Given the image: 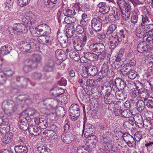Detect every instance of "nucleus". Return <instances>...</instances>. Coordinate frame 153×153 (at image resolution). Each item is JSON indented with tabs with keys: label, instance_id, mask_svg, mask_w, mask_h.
Wrapping results in <instances>:
<instances>
[{
	"label": "nucleus",
	"instance_id": "f257e3e1",
	"mask_svg": "<svg viewBox=\"0 0 153 153\" xmlns=\"http://www.w3.org/2000/svg\"><path fill=\"white\" fill-rule=\"evenodd\" d=\"M116 28V26L113 24L110 25L107 29V31L106 34L107 35H109L111 34V36H110L109 39V41L108 42V47L111 49H114L117 45L119 42L121 40V39L117 35H114L113 32L114 31Z\"/></svg>",
	"mask_w": 153,
	"mask_h": 153
},
{
	"label": "nucleus",
	"instance_id": "f03ea898",
	"mask_svg": "<svg viewBox=\"0 0 153 153\" xmlns=\"http://www.w3.org/2000/svg\"><path fill=\"white\" fill-rule=\"evenodd\" d=\"M2 108L5 113L8 115L13 114L17 108L13 101L11 100H4L2 104Z\"/></svg>",
	"mask_w": 153,
	"mask_h": 153
},
{
	"label": "nucleus",
	"instance_id": "7ed1b4c3",
	"mask_svg": "<svg viewBox=\"0 0 153 153\" xmlns=\"http://www.w3.org/2000/svg\"><path fill=\"white\" fill-rule=\"evenodd\" d=\"M69 112L72 120H77L80 114L79 107L77 104H72L69 108Z\"/></svg>",
	"mask_w": 153,
	"mask_h": 153
},
{
	"label": "nucleus",
	"instance_id": "20e7f679",
	"mask_svg": "<svg viewBox=\"0 0 153 153\" xmlns=\"http://www.w3.org/2000/svg\"><path fill=\"white\" fill-rule=\"evenodd\" d=\"M117 80H116L115 81H113L111 80L108 82H106L107 84H108L109 86H107L106 87V96L107 97V99H108L110 100V99H112L114 98L113 95L110 93L111 90V88H115L117 86Z\"/></svg>",
	"mask_w": 153,
	"mask_h": 153
},
{
	"label": "nucleus",
	"instance_id": "39448f33",
	"mask_svg": "<svg viewBox=\"0 0 153 153\" xmlns=\"http://www.w3.org/2000/svg\"><path fill=\"white\" fill-rule=\"evenodd\" d=\"M153 49V45L151 44H147L145 41L141 42L139 43L137 46V49L138 52L142 53L143 51L149 52Z\"/></svg>",
	"mask_w": 153,
	"mask_h": 153
},
{
	"label": "nucleus",
	"instance_id": "423d86ee",
	"mask_svg": "<svg viewBox=\"0 0 153 153\" xmlns=\"http://www.w3.org/2000/svg\"><path fill=\"white\" fill-rule=\"evenodd\" d=\"M95 129L93 125L90 124H87L86 125H83V131L85 132L84 136L87 137L88 136L93 134L95 132Z\"/></svg>",
	"mask_w": 153,
	"mask_h": 153
},
{
	"label": "nucleus",
	"instance_id": "0eeeda50",
	"mask_svg": "<svg viewBox=\"0 0 153 153\" xmlns=\"http://www.w3.org/2000/svg\"><path fill=\"white\" fill-rule=\"evenodd\" d=\"M73 40V46L75 49L77 51H81L82 50L84 45H82L81 39H79V36H75Z\"/></svg>",
	"mask_w": 153,
	"mask_h": 153
},
{
	"label": "nucleus",
	"instance_id": "6e6552de",
	"mask_svg": "<svg viewBox=\"0 0 153 153\" xmlns=\"http://www.w3.org/2000/svg\"><path fill=\"white\" fill-rule=\"evenodd\" d=\"M91 26L93 29L96 32L99 31L102 29L101 22L96 18H93L91 20Z\"/></svg>",
	"mask_w": 153,
	"mask_h": 153
},
{
	"label": "nucleus",
	"instance_id": "1a4fd4ad",
	"mask_svg": "<svg viewBox=\"0 0 153 153\" xmlns=\"http://www.w3.org/2000/svg\"><path fill=\"white\" fill-rule=\"evenodd\" d=\"M75 137L71 133L64 134L61 136V139L63 142L66 144L71 143Z\"/></svg>",
	"mask_w": 153,
	"mask_h": 153
},
{
	"label": "nucleus",
	"instance_id": "9d476101",
	"mask_svg": "<svg viewBox=\"0 0 153 153\" xmlns=\"http://www.w3.org/2000/svg\"><path fill=\"white\" fill-rule=\"evenodd\" d=\"M34 121L35 123L38 125L42 129H45L48 126V124L47 120L45 119L40 118L39 119H35Z\"/></svg>",
	"mask_w": 153,
	"mask_h": 153
},
{
	"label": "nucleus",
	"instance_id": "9b49d317",
	"mask_svg": "<svg viewBox=\"0 0 153 153\" xmlns=\"http://www.w3.org/2000/svg\"><path fill=\"white\" fill-rule=\"evenodd\" d=\"M28 131L30 134L34 135H38L41 132V130L38 127L32 125L28 126Z\"/></svg>",
	"mask_w": 153,
	"mask_h": 153
},
{
	"label": "nucleus",
	"instance_id": "f8f14e48",
	"mask_svg": "<svg viewBox=\"0 0 153 153\" xmlns=\"http://www.w3.org/2000/svg\"><path fill=\"white\" fill-rule=\"evenodd\" d=\"M99 8V11L101 13L100 16V20L102 21L105 20V3L101 2L98 4Z\"/></svg>",
	"mask_w": 153,
	"mask_h": 153
},
{
	"label": "nucleus",
	"instance_id": "ddd939ff",
	"mask_svg": "<svg viewBox=\"0 0 153 153\" xmlns=\"http://www.w3.org/2000/svg\"><path fill=\"white\" fill-rule=\"evenodd\" d=\"M56 57L62 61L65 60L67 58L66 54L62 49H58L55 52Z\"/></svg>",
	"mask_w": 153,
	"mask_h": 153
},
{
	"label": "nucleus",
	"instance_id": "4468645a",
	"mask_svg": "<svg viewBox=\"0 0 153 153\" xmlns=\"http://www.w3.org/2000/svg\"><path fill=\"white\" fill-rule=\"evenodd\" d=\"M54 68V64L53 60H49L47 64L43 68V71L45 72H52Z\"/></svg>",
	"mask_w": 153,
	"mask_h": 153
},
{
	"label": "nucleus",
	"instance_id": "2eb2a0df",
	"mask_svg": "<svg viewBox=\"0 0 153 153\" xmlns=\"http://www.w3.org/2000/svg\"><path fill=\"white\" fill-rule=\"evenodd\" d=\"M64 92V91L63 89L57 87L54 88L50 90L51 94L54 97H59Z\"/></svg>",
	"mask_w": 153,
	"mask_h": 153
},
{
	"label": "nucleus",
	"instance_id": "dca6fc26",
	"mask_svg": "<svg viewBox=\"0 0 153 153\" xmlns=\"http://www.w3.org/2000/svg\"><path fill=\"white\" fill-rule=\"evenodd\" d=\"M43 134L44 135H45L48 138L53 140L56 139L58 137L56 132L53 131L45 130L43 132Z\"/></svg>",
	"mask_w": 153,
	"mask_h": 153
},
{
	"label": "nucleus",
	"instance_id": "f3484780",
	"mask_svg": "<svg viewBox=\"0 0 153 153\" xmlns=\"http://www.w3.org/2000/svg\"><path fill=\"white\" fill-rule=\"evenodd\" d=\"M32 61L30 59L26 60L25 62V65L23 67V69L24 71L27 73L30 71L33 68L35 67L33 66Z\"/></svg>",
	"mask_w": 153,
	"mask_h": 153
},
{
	"label": "nucleus",
	"instance_id": "a211bd4d",
	"mask_svg": "<svg viewBox=\"0 0 153 153\" xmlns=\"http://www.w3.org/2000/svg\"><path fill=\"white\" fill-rule=\"evenodd\" d=\"M14 150L16 153H27L28 151L27 147L25 146L22 144L15 146Z\"/></svg>",
	"mask_w": 153,
	"mask_h": 153
},
{
	"label": "nucleus",
	"instance_id": "6ab92c4d",
	"mask_svg": "<svg viewBox=\"0 0 153 153\" xmlns=\"http://www.w3.org/2000/svg\"><path fill=\"white\" fill-rule=\"evenodd\" d=\"M84 58L86 59L91 61H95L98 58L97 56L93 53L83 52Z\"/></svg>",
	"mask_w": 153,
	"mask_h": 153
},
{
	"label": "nucleus",
	"instance_id": "aec40b11",
	"mask_svg": "<svg viewBox=\"0 0 153 153\" xmlns=\"http://www.w3.org/2000/svg\"><path fill=\"white\" fill-rule=\"evenodd\" d=\"M34 39H31L30 40V42L28 43L26 42H24L21 45L23 47L25 51H27L30 49L31 46H34L35 45L33 41Z\"/></svg>",
	"mask_w": 153,
	"mask_h": 153
},
{
	"label": "nucleus",
	"instance_id": "412c9836",
	"mask_svg": "<svg viewBox=\"0 0 153 153\" xmlns=\"http://www.w3.org/2000/svg\"><path fill=\"white\" fill-rule=\"evenodd\" d=\"M41 56L38 55H34L32 57V64L33 66L36 67L37 66L39 63H40L41 60Z\"/></svg>",
	"mask_w": 153,
	"mask_h": 153
},
{
	"label": "nucleus",
	"instance_id": "4be33fe9",
	"mask_svg": "<svg viewBox=\"0 0 153 153\" xmlns=\"http://www.w3.org/2000/svg\"><path fill=\"white\" fill-rule=\"evenodd\" d=\"M86 67L87 68L86 70L89 71L90 76H94L96 75L98 72V70L96 66L90 65Z\"/></svg>",
	"mask_w": 153,
	"mask_h": 153
},
{
	"label": "nucleus",
	"instance_id": "5701e85b",
	"mask_svg": "<svg viewBox=\"0 0 153 153\" xmlns=\"http://www.w3.org/2000/svg\"><path fill=\"white\" fill-rule=\"evenodd\" d=\"M98 75L100 77H98L97 79L94 80L96 85L98 84L99 82L101 81L102 79H103L105 76V68L104 67H102V68L101 71L98 73Z\"/></svg>",
	"mask_w": 153,
	"mask_h": 153
},
{
	"label": "nucleus",
	"instance_id": "b1692460",
	"mask_svg": "<svg viewBox=\"0 0 153 153\" xmlns=\"http://www.w3.org/2000/svg\"><path fill=\"white\" fill-rule=\"evenodd\" d=\"M74 30V26H71L68 27L66 29L65 36L68 40H69L73 36Z\"/></svg>",
	"mask_w": 153,
	"mask_h": 153
},
{
	"label": "nucleus",
	"instance_id": "393cba45",
	"mask_svg": "<svg viewBox=\"0 0 153 153\" xmlns=\"http://www.w3.org/2000/svg\"><path fill=\"white\" fill-rule=\"evenodd\" d=\"M22 24L17 23L13 25L12 30H13V33L15 34H19L22 32Z\"/></svg>",
	"mask_w": 153,
	"mask_h": 153
},
{
	"label": "nucleus",
	"instance_id": "a878e982",
	"mask_svg": "<svg viewBox=\"0 0 153 153\" xmlns=\"http://www.w3.org/2000/svg\"><path fill=\"white\" fill-rule=\"evenodd\" d=\"M27 122V121L24 118L20 120L19 123V128L23 131H25L28 129Z\"/></svg>",
	"mask_w": 153,
	"mask_h": 153
},
{
	"label": "nucleus",
	"instance_id": "bb28decb",
	"mask_svg": "<svg viewBox=\"0 0 153 153\" xmlns=\"http://www.w3.org/2000/svg\"><path fill=\"white\" fill-rule=\"evenodd\" d=\"M32 17L28 16H24L22 19V22L26 26L28 27H30L32 25L31 19Z\"/></svg>",
	"mask_w": 153,
	"mask_h": 153
},
{
	"label": "nucleus",
	"instance_id": "cd10ccee",
	"mask_svg": "<svg viewBox=\"0 0 153 153\" xmlns=\"http://www.w3.org/2000/svg\"><path fill=\"white\" fill-rule=\"evenodd\" d=\"M107 97H106V107H108V109L110 111H112L114 109V108L115 105L114 102L112 100L110 99V100L108 99Z\"/></svg>",
	"mask_w": 153,
	"mask_h": 153
},
{
	"label": "nucleus",
	"instance_id": "c85d7f7f",
	"mask_svg": "<svg viewBox=\"0 0 153 153\" xmlns=\"http://www.w3.org/2000/svg\"><path fill=\"white\" fill-rule=\"evenodd\" d=\"M37 151L39 153H50V150L47 146L43 145H40L37 148Z\"/></svg>",
	"mask_w": 153,
	"mask_h": 153
},
{
	"label": "nucleus",
	"instance_id": "c756f323",
	"mask_svg": "<svg viewBox=\"0 0 153 153\" xmlns=\"http://www.w3.org/2000/svg\"><path fill=\"white\" fill-rule=\"evenodd\" d=\"M11 50L10 46L8 45H6L2 46L0 50L1 53L3 55H5L9 53Z\"/></svg>",
	"mask_w": 153,
	"mask_h": 153
},
{
	"label": "nucleus",
	"instance_id": "7c9ffc66",
	"mask_svg": "<svg viewBox=\"0 0 153 153\" xmlns=\"http://www.w3.org/2000/svg\"><path fill=\"white\" fill-rule=\"evenodd\" d=\"M69 55L70 58L75 61H78L80 59L79 53L77 51H71Z\"/></svg>",
	"mask_w": 153,
	"mask_h": 153
},
{
	"label": "nucleus",
	"instance_id": "2f4dec72",
	"mask_svg": "<svg viewBox=\"0 0 153 153\" xmlns=\"http://www.w3.org/2000/svg\"><path fill=\"white\" fill-rule=\"evenodd\" d=\"M13 135L12 133L10 132L7 133L3 138V142L7 144L12 140Z\"/></svg>",
	"mask_w": 153,
	"mask_h": 153
},
{
	"label": "nucleus",
	"instance_id": "473e14b6",
	"mask_svg": "<svg viewBox=\"0 0 153 153\" xmlns=\"http://www.w3.org/2000/svg\"><path fill=\"white\" fill-rule=\"evenodd\" d=\"M13 3L12 0H6V2L3 4L7 11L11 10Z\"/></svg>",
	"mask_w": 153,
	"mask_h": 153
},
{
	"label": "nucleus",
	"instance_id": "72a5a7b5",
	"mask_svg": "<svg viewBox=\"0 0 153 153\" xmlns=\"http://www.w3.org/2000/svg\"><path fill=\"white\" fill-rule=\"evenodd\" d=\"M57 3V0H45L44 4L48 7H52Z\"/></svg>",
	"mask_w": 153,
	"mask_h": 153
},
{
	"label": "nucleus",
	"instance_id": "f704fd0d",
	"mask_svg": "<svg viewBox=\"0 0 153 153\" xmlns=\"http://www.w3.org/2000/svg\"><path fill=\"white\" fill-rule=\"evenodd\" d=\"M142 19L141 25H144L150 23V19L149 16L146 15H142Z\"/></svg>",
	"mask_w": 153,
	"mask_h": 153
},
{
	"label": "nucleus",
	"instance_id": "c9c22d12",
	"mask_svg": "<svg viewBox=\"0 0 153 153\" xmlns=\"http://www.w3.org/2000/svg\"><path fill=\"white\" fill-rule=\"evenodd\" d=\"M146 33L143 37L144 39L147 42H150V44H152L153 42V35L149 31Z\"/></svg>",
	"mask_w": 153,
	"mask_h": 153
},
{
	"label": "nucleus",
	"instance_id": "e433bc0d",
	"mask_svg": "<svg viewBox=\"0 0 153 153\" xmlns=\"http://www.w3.org/2000/svg\"><path fill=\"white\" fill-rule=\"evenodd\" d=\"M64 14L65 16H74L75 15L76 12L74 9H71L66 8L63 11Z\"/></svg>",
	"mask_w": 153,
	"mask_h": 153
},
{
	"label": "nucleus",
	"instance_id": "4c0bfd02",
	"mask_svg": "<svg viewBox=\"0 0 153 153\" xmlns=\"http://www.w3.org/2000/svg\"><path fill=\"white\" fill-rule=\"evenodd\" d=\"M145 105V102H144L143 101L141 100L138 101L136 107L137 111L140 112L142 111L144 109Z\"/></svg>",
	"mask_w": 153,
	"mask_h": 153
},
{
	"label": "nucleus",
	"instance_id": "58836bf2",
	"mask_svg": "<svg viewBox=\"0 0 153 153\" xmlns=\"http://www.w3.org/2000/svg\"><path fill=\"white\" fill-rule=\"evenodd\" d=\"M135 62L134 60H131L128 63L122 64L121 65V67L123 69L127 70L131 66L135 65Z\"/></svg>",
	"mask_w": 153,
	"mask_h": 153
},
{
	"label": "nucleus",
	"instance_id": "ea45409f",
	"mask_svg": "<svg viewBox=\"0 0 153 153\" xmlns=\"http://www.w3.org/2000/svg\"><path fill=\"white\" fill-rule=\"evenodd\" d=\"M56 112L57 115L61 117H64L65 115L64 109L62 106H59L56 109Z\"/></svg>",
	"mask_w": 153,
	"mask_h": 153
},
{
	"label": "nucleus",
	"instance_id": "a19ab883",
	"mask_svg": "<svg viewBox=\"0 0 153 153\" xmlns=\"http://www.w3.org/2000/svg\"><path fill=\"white\" fill-rule=\"evenodd\" d=\"M24 139L22 134H19L16 137L15 140V143L16 144L21 145L23 142Z\"/></svg>",
	"mask_w": 153,
	"mask_h": 153
},
{
	"label": "nucleus",
	"instance_id": "79ce46f5",
	"mask_svg": "<svg viewBox=\"0 0 153 153\" xmlns=\"http://www.w3.org/2000/svg\"><path fill=\"white\" fill-rule=\"evenodd\" d=\"M142 28L143 30L146 33H148L152 29H153V24L150 23L145 24L144 25H142Z\"/></svg>",
	"mask_w": 153,
	"mask_h": 153
},
{
	"label": "nucleus",
	"instance_id": "37998d69",
	"mask_svg": "<svg viewBox=\"0 0 153 153\" xmlns=\"http://www.w3.org/2000/svg\"><path fill=\"white\" fill-rule=\"evenodd\" d=\"M146 33L143 30V29L142 28L141 29L139 27H137L136 30V33L137 36L140 38H141Z\"/></svg>",
	"mask_w": 153,
	"mask_h": 153
},
{
	"label": "nucleus",
	"instance_id": "c03bdc74",
	"mask_svg": "<svg viewBox=\"0 0 153 153\" xmlns=\"http://www.w3.org/2000/svg\"><path fill=\"white\" fill-rule=\"evenodd\" d=\"M76 18L72 17L69 16L65 17L64 19V22L67 24L74 23L76 22Z\"/></svg>",
	"mask_w": 153,
	"mask_h": 153
},
{
	"label": "nucleus",
	"instance_id": "a18cd8bd",
	"mask_svg": "<svg viewBox=\"0 0 153 153\" xmlns=\"http://www.w3.org/2000/svg\"><path fill=\"white\" fill-rule=\"evenodd\" d=\"M53 38L51 36H45L44 45H51L53 43Z\"/></svg>",
	"mask_w": 153,
	"mask_h": 153
},
{
	"label": "nucleus",
	"instance_id": "49530a36",
	"mask_svg": "<svg viewBox=\"0 0 153 153\" xmlns=\"http://www.w3.org/2000/svg\"><path fill=\"white\" fill-rule=\"evenodd\" d=\"M31 77L33 79L39 80L41 79L42 74L40 72H34L32 74Z\"/></svg>",
	"mask_w": 153,
	"mask_h": 153
},
{
	"label": "nucleus",
	"instance_id": "de8ad7c7",
	"mask_svg": "<svg viewBox=\"0 0 153 153\" xmlns=\"http://www.w3.org/2000/svg\"><path fill=\"white\" fill-rule=\"evenodd\" d=\"M8 126L2 123L0 125V132L2 134H5L7 130L8 129Z\"/></svg>",
	"mask_w": 153,
	"mask_h": 153
},
{
	"label": "nucleus",
	"instance_id": "09e8293b",
	"mask_svg": "<svg viewBox=\"0 0 153 153\" xmlns=\"http://www.w3.org/2000/svg\"><path fill=\"white\" fill-rule=\"evenodd\" d=\"M122 137L123 140L126 143H127L128 142L129 140L128 139V137H129V139H134V138L131 135H130L129 134H128L127 133H125L123 134Z\"/></svg>",
	"mask_w": 153,
	"mask_h": 153
},
{
	"label": "nucleus",
	"instance_id": "8fccbe9b",
	"mask_svg": "<svg viewBox=\"0 0 153 153\" xmlns=\"http://www.w3.org/2000/svg\"><path fill=\"white\" fill-rule=\"evenodd\" d=\"M75 30L77 33L79 34H81L84 32L83 27L79 25L76 26Z\"/></svg>",
	"mask_w": 153,
	"mask_h": 153
},
{
	"label": "nucleus",
	"instance_id": "3c124183",
	"mask_svg": "<svg viewBox=\"0 0 153 153\" xmlns=\"http://www.w3.org/2000/svg\"><path fill=\"white\" fill-rule=\"evenodd\" d=\"M97 52H100L102 53L104 51L105 47L103 44L101 43H97Z\"/></svg>",
	"mask_w": 153,
	"mask_h": 153
},
{
	"label": "nucleus",
	"instance_id": "603ef678",
	"mask_svg": "<svg viewBox=\"0 0 153 153\" xmlns=\"http://www.w3.org/2000/svg\"><path fill=\"white\" fill-rule=\"evenodd\" d=\"M86 66L84 67L82 69L83 72L82 73V76L85 78H88L89 76H90L89 74V71L86 70Z\"/></svg>",
	"mask_w": 153,
	"mask_h": 153
},
{
	"label": "nucleus",
	"instance_id": "864d4df0",
	"mask_svg": "<svg viewBox=\"0 0 153 153\" xmlns=\"http://www.w3.org/2000/svg\"><path fill=\"white\" fill-rule=\"evenodd\" d=\"M127 74L128 75L129 78L131 79H134L136 76V74L135 73V71L132 70L127 72Z\"/></svg>",
	"mask_w": 153,
	"mask_h": 153
},
{
	"label": "nucleus",
	"instance_id": "5fc2aeb1",
	"mask_svg": "<svg viewBox=\"0 0 153 153\" xmlns=\"http://www.w3.org/2000/svg\"><path fill=\"white\" fill-rule=\"evenodd\" d=\"M122 13V19L124 20H128L129 18L130 14L129 13L126 12H123L121 10Z\"/></svg>",
	"mask_w": 153,
	"mask_h": 153
},
{
	"label": "nucleus",
	"instance_id": "6e6d98bb",
	"mask_svg": "<svg viewBox=\"0 0 153 153\" xmlns=\"http://www.w3.org/2000/svg\"><path fill=\"white\" fill-rule=\"evenodd\" d=\"M30 0H19L18 4L20 6L23 7L28 4Z\"/></svg>",
	"mask_w": 153,
	"mask_h": 153
},
{
	"label": "nucleus",
	"instance_id": "4d7b16f0",
	"mask_svg": "<svg viewBox=\"0 0 153 153\" xmlns=\"http://www.w3.org/2000/svg\"><path fill=\"white\" fill-rule=\"evenodd\" d=\"M138 19V16L135 13H134L131 16V21L133 23L135 24L137 22Z\"/></svg>",
	"mask_w": 153,
	"mask_h": 153
},
{
	"label": "nucleus",
	"instance_id": "13d9d810",
	"mask_svg": "<svg viewBox=\"0 0 153 153\" xmlns=\"http://www.w3.org/2000/svg\"><path fill=\"white\" fill-rule=\"evenodd\" d=\"M123 6L125 9V12L131 13V8L129 4L126 3Z\"/></svg>",
	"mask_w": 153,
	"mask_h": 153
},
{
	"label": "nucleus",
	"instance_id": "bf43d9fd",
	"mask_svg": "<svg viewBox=\"0 0 153 153\" xmlns=\"http://www.w3.org/2000/svg\"><path fill=\"white\" fill-rule=\"evenodd\" d=\"M44 27L46 29L47 31H45L42 33V36H48L47 35H48L51 32V28L48 25H44Z\"/></svg>",
	"mask_w": 153,
	"mask_h": 153
},
{
	"label": "nucleus",
	"instance_id": "052dcab7",
	"mask_svg": "<svg viewBox=\"0 0 153 153\" xmlns=\"http://www.w3.org/2000/svg\"><path fill=\"white\" fill-rule=\"evenodd\" d=\"M145 105L149 108H153V101L152 100H147L145 101Z\"/></svg>",
	"mask_w": 153,
	"mask_h": 153
},
{
	"label": "nucleus",
	"instance_id": "680f3d73",
	"mask_svg": "<svg viewBox=\"0 0 153 153\" xmlns=\"http://www.w3.org/2000/svg\"><path fill=\"white\" fill-rule=\"evenodd\" d=\"M86 84L88 87H92L96 86L94 80L89 79L86 81Z\"/></svg>",
	"mask_w": 153,
	"mask_h": 153
},
{
	"label": "nucleus",
	"instance_id": "e2e57ef3",
	"mask_svg": "<svg viewBox=\"0 0 153 153\" xmlns=\"http://www.w3.org/2000/svg\"><path fill=\"white\" fill-rule=\"evenodd\" d=\"M4 72H5V73H4V74L6 76H11L13 74V72L9 68L7 69V68H4Z\"/></svg>",
	"mask_w": 153,
	"mask_h": 153
},
{
	"label": "nucleus",
	"instance_id": "0e129e2a",
	"mask_svg": "<svg viewBox=\"0 0 153 153\" xmlns=\"http://www.w3.org/2000/svg\"><path fill=\"white\" fill-rule=\"evenodd\" d=\"M140 122H137V123L135 124L138 127L140 128H142L144 127V124L142 120V118L140 115Z\"/></svg>",
	"mask_w": 153,
	"mask_h": 153
},
{
	"label": "nucleus",
	"instance_id": "69168bd1",
	"mask_svg": "<svg viewBox=\"0 0 153 153\" xmlns=\"http://www.w3.org/2000/svg\"><path fill=\"white\" fill-rule=\"evenodd\" d=\"M97 43H93L91 44L89 46L90 49L94 52H97Z\"/></svg>",
	"mask_w": 153,
	"mask_h": 153
},
{
	"label": "nucleus",
	"instance_id": "338daca9",
	"mask_svg": "<svg viewBox=\"0 0 153 153\" xmlns=\"http://www.w3.org/2000/svg\"><path fill=\"white\" fill-rule=\"evenodd\" d=\"M44 25L42 24L39 25L38 27L33 28V30L36 31V33L37 34H40L41 32H42L43 30L42 29L40 28L41 27H44Z\"/></svg>",
	"mask_w": 153,
	"mask_h": 153
},
{
	"label": "nucleus",
	"instance_id": "774afa93",
	"mask_svg": "<svg viewBox=\"0 0 153 153\" xmlns=\"http://www.w3.org/2000/svg\"><path fill=\"white\" fill-rule=\"evenodd\" d=\"M82 7V4L79 3H76L74 4V8L73 9H74L75 11H79L80 10L81 8Z\"/></svg>",
	"mask_w": 153,
	"mask_h": 153
}]
</instances>
